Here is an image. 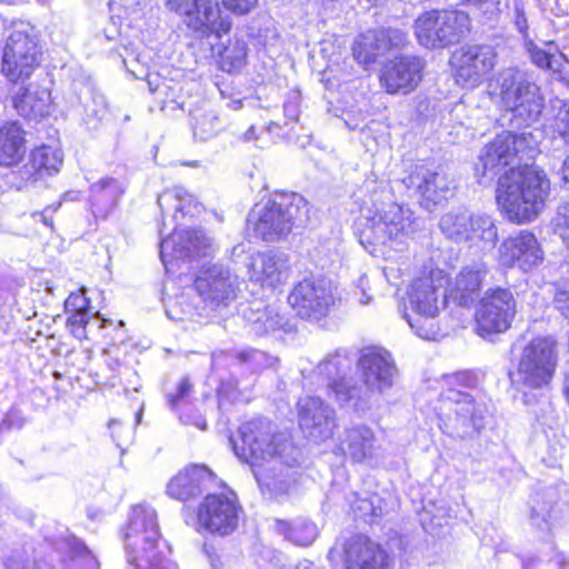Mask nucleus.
Returning <instances> with one entry per match:
<instances>
[{"label": "nucleus", "instance_id": "obj_17", "mask_svg": "<svg viewBox=\"0 0 569 569\" xmlns=\"http://www.w3.org/2000/svg\"><path fill=\"white\" fill-rule=\"evenodd\" d=\"M496 62L497 54L490 46L461 47L451 58L456 82L475 88L495 68Z\"/></svg>", "mask_w": 569, "mask_h": 569}, {"label": "nucleus", "instance_id": "obj_37", "mask_svg": "<svg viewBox=\"0 0 569 569\" xmlns=\"http://www.w3.org/2000/svg\"><path fill=\"white\" fill-rule=\"evenodd\" d=\"M472 213L466 209L451 210L445 213L439 221L441 232L457 242L468 241V232L471 229Z\"/></svg>", "mask_w": 569, "mask_h": 569}, {"label": "nucleus", "instance_id": "obj_48", "mask_svg": "<svg viewBox=\"0 0 569 569\" xmlns=\"http://www.w3.org/2000/svg\"><path fill=\"white\" fill-rule=\"evenodd\" d=\"M468 3L475 6L480 10L483 16L489 20L497 19L503 11V3L501 0H466Z\"/></svg>", "mask_w": 569, "mask_h": 569}, {"label": "nucleus", "instance_id": "obj_22", "mask_svg": "<svg viewBox=\"0 0 569 569\" xmlns=\"http://www.w3.org/2000/svg\"><path fill=\"white\" fill-rule=\"evenodd\" d=\"M345 569H388L389 558L380 545L365 536H353L343 543Z\"/></svg>", "mask_w": 569, "mask_h": 569}, {"label": "nucleus", "instance_id": "obj_38", "mask_svg": "<svg viewBox=\"0 0 569 569\" xmlns=\"http://www.w3.org/2000/svg\"><path fill=\"white\" fill-rule=\"evenodd\" d=\"M158 204L162 212L173 209L182 214H192L198 211L199 203L183 188L176 187L166 190L158 197Z\"/></svg>", "mask_w": 569, "mask_h": 569}, {"label": "nucleus", "instance_id": "obj_16", "mask_svg": "<svg viewBox=\"0 0 569 569\" xmlns=\"http://www.w3.org/2000/svg\"><path fill=\"white\" fill-rule=\"evenodd\" d=\"M240 506L232 492L208 495L198 508V522L211 533L227 536L239 522Z\"/></svg>", "mask_w": 569, "mask_h": 569}, {"label": "nucleus", "instance_id": "obj_35", "mask_svg": "<svg viewBox=\"0 0 569 569\" xmlns=\"http://www.w3.org/2000/svg\"><path fill=\"white\" fill-rule=\"evenodd\" d=\"M24 153V132L18 122L0 126V166L18 162Z\"/></svg>", "mask_w": 569, "mask_h": 569}, {"label": "nucleus", "instance_id": "obj_10", "mask_svg": "<svg viewBox=\"0 0 569 569\" xmlns=\"http://www.w3.org/2000/svg\"><path fill=\"white\" fill-rule=\"evenodd\" d=\"M469 17L462 11L430 10L415 21V34L428 49H441L457 43L469 30Z\"/></svg>", "mask_w": 569, "mask_h": 569}, {"label": "nucleus", "instance_id": "obj_21", "mask_svg": "<svg viewBox=\"0 0 569 569\" xmlns=\"http://www.w3.org/2000/svg\"><path fill=\"white\" fill-rule=\"evenodd\" d=\"M423 68L425 63L418 57H399L381 69V87L391 94L409 93L420 83Z\"/></svg>", "mask_w": 569, "mask_h": 569}, {"label": "nucleus", "instance_id": "obj_25", "mask_svg": "<svg viewBox=\"0 0 569 569\" xmlns=\"http://www.w3.org/2000/svg\"><path fill=\"white\" fill-rule=\"evenodd\" d=\"M500 254L503 263L518 266L528 271L542 260V251L536 237L529 231H521L519 234L503 241L500 247Z\"/></svg>", "mask_w": 569, "mask_h": 569}, {"label": "nucleus", "instance_id": "obj_13", "mask_svg": "<svg viewBox=\"0 0 569 569\" xmlns=\"http://www.w3.org/2000/svg\"><path fill=\"white\" fill-rule=\"evenodd\" d=\"M160 537L156 511L143 505L136 506L124 536L128 561L134 563L139 557H144L148 562H156L153 552Z\"/></svg>", "mask_w": 569, "mask_h": 569}, {"label": "nucleus", "instance_id": "obj_44", "mask_svg": "<svg viewBox=\"0 0 569 569\" xmlns=\"http://www.w3.org/2000/svg\"><path fill=\"white\" fill-rule=\"evenodd\" d=\"M32 168L39 172L51 174L59 170L62 164L61 153L51 147H41L36 149L31 154Z\"/></svg>", "mask_w": 569, "mask_h": 569}, {"label": "nucleus", "instance_id": "obj_50", "mask_svg": "<svg viewBox=\"0 0 569 569\" xmlns=\"http://www.w3.org/2000/svg\"><path fill=\"white\" fill-rule=\"evenodd\" d=\"M86 289L82 288L79 292H72L69 295L64 302L66 310L70 311H88L89 300L84 296Z\"/></svg>", "mask_w": 569, "mask_h": 569}, {"label": "nucleus", "instance_id": "obj_54", "mask_svg": "<svg viewBox=\"0 0 569 569\" xmlns=\"http://www.w3.org/2000/svg\"><path fill=\"white\" fill-rule=\"evenodd\" d=\"M194 0H164L166 7L176 13L186 16L187 11L192 8Z\"/></svg>", "mask_w": 569, "mask_h": 569}, {"label": "nucleus", "instance_id": "obj_52", "mask_svg": "<svg viewBox=\"0 0 569 569\" xmlns=\"http://www.w3.org/2000/svg\"><path fill=\"white\" fill-rule=\"evenodd\" d=\"M191 390V383L188 379H182L177 388V392L174 395L169 393L168 395V401L172 409H174L179 402L189 395Z\"/></svg>", "mask_w": 569, "mask_h": 569}, {"label": "nucleus", "instance_id": "obj_34", "mask_svg": "<svg viewBox=\"0 0 569 569\" xmlns=\"http://www.w3.org/2000/svg\"><path fill=\"white\" fill-rule=\"evenodd\" d=\"M124 188L113 178H103L93 183L90 189V203L97 217L104 218L123 194Z\"/></svg>", "mask_w": 569, "mask_h": 569}, {"label": "nucleus", "instance_id": "obj_4", "mask_svg": "<svg viewBox=\"0 0 569 569\" xmlns=\"http://www.w3.org/2000/svg\"><path fill=\"white\" fill-rule=\"evenodd\" d=\"M559 361L558 342L551 336H540L527 342L519 353L516 369L510 371L511 385L523 392L548 387Z\"/></svg>", "mask_w": 569, "mask_h": 569}, {"label": "nucleus", "instance_id": "obj_59", "mask_svg": "<svg viewBox=\"0 0 569 569\" xmlns=\"http://www.w3.org/2000/svg\"><path fill=\"white\" fill-rule=\"evenodd\" d=\"M36 220L42 221L46 226L52 227V219H48L44 212H36L32 216Z\"/></svg>", "mask_w": 569, "mask_h": 569}, {"label": "nucleus", "instance_id": "obj_64", "mask_svg": "<svg viewBox=\"0 0 569 569\" xmlns=\"http://www.w3.org/2000/svg\"><path fill=\"white\" fill-rule=\"evenodd\" d=\"M197 427L199 429L206 430L207 423L202 419H200V421L197 422Z\"/></svg>", "mask_w": 569, "mask_h": 569}, {"label": "nucleus", "instance_id": "obj_3", "mask_svg": "<svg viewBox=\"0 0 569 569\" xmlns=\"http://www.w3.org/2000/svg\"><path fill=\"white\" fill-rule=\"evenodd\" d=\"M309 203L300 194H282L263 206H256L248 217L249 229L264 241L279 240L309 218Z\"/></svg>", "mask_w": 569, "mask_h": 569}, {"label": "nucleus", "instance_id": "obj_18", "mask_svg": "<svg viewBox=\"0 0 569 569\" xmlns=\"http://www.w3.org/2000/svg\"><path fill=\"white\" fill-rule=\"evenodd\" d=\"M407 41V33L400 29H369L355 39L352 56L367 69L390 51L403 48Z\"/></svg>", "mask_w": 569, "mask_h": 569}, {"label": "nucleus", "instance_id": "obj_12", "mask_svg": "<svg viewBox=\"0 0 569 569\" xmlns=\"http://www.w3.org/2000/svg\"><path fill=\"white\" fill-rule=\"evenodd\" d=\"M516 315V299L506 288L488 289L476 311V330L483 338L507 331Z\"/></svg>", "mask_w": 569, "mask_h": 569}, {"label": "nucleus", "instance_id": "obj_27", "mask_svg": "<svg viewBox=\"0 0 569 569\" xmlns=\"http://www.w3.org/2000/svg\"><path fill=\"white\" fill-rule=\"evenodd\" d=\"M12 102L20 116L37 120L50 113L52 99L48 89L30 83L13 93Z\"/></svg>", "mask_w": 569, "mask_h": 569}, {"label": "nucleus", "instance_id": "obj_46", "mask_svg": "<svg viewBox=\"0 0 569 569\" xmlns=\"http://www.w3.org/2000/svg\"><path fill=\"white\" fill-rule=\"evenodd\" d=\"M553 224L555 232L569 247V202L559 206Z\"/></svg>", "mask_w": 569, "mask_h": 569}, {"label": "nucleus", "instance_id": "obj_60", "mask_svg": "<svg viewBox=\"0 0 569 569\" xmlns=\"http://www.w3.org/2000/svg\"><path fill=\"white\" fill-rule=\"evenodd\" d=\"M204 123H206V119H203L202 121H198L196 124V134H200L201 139H206V137L203 136L204 134V129H203Z\"/></svg>", "mask_w": 569, "mask_h": 569}, {"label": "nucleus", "instance_id": "obj_57", "mask_svg": "<svg viewBox=\"0 0 569 569\" xmlns=\"http://www.w3.org/2000/svg\"><path fill=\"white\" fill-rule=\"evenodd\" d=\"M6 568L7 569H28L26 561L21 557H18V558L11 557L10 559H8V561L6 562Z\"/></svg>", "mask_w": 569, "mask_h": 569}, {"label": "nucleus", "instance_id": "obj_61", "mask_svg": "<svg viewBox=\"0 0 569 569\" xmlns=\"http://www.w3.org/2000/svg\"><path fill=\"white\" fill-rule=\"evenodd\" d=\"M254 137H256L254 128H253V127H251V128H249V129H248V131L244 133V139H246L247 141H250V140L254 139Z\"/></svg>", "mask_w": 569, "mask_h": 569}, {"label": "nucleus", "instance_id": "obj_7", "mask_svg": "<svg viewBox=\"0 0 569 569\" xmlns=\"http://www.w3.org/2000/svg\"><path fill=\"white\" fill-rule=\"evenodd\" d=\"M442 278L435 280L423 277L416 280L408 292L409 308L412 315L405 313L408 325L422 339L435 340L439 335L435 318L446 305V290Z\"/></svg>", "mask_w": 569, "mask_h": 569}, {"label": "nucleus", "instance_id": "obj_45", "mask_svg": "<svg viewBox=\"0 0 569 569\" xmlns=\"http://www.w3.org/2000/svg\"><path fill=\"white\" fill-rule=\"evenodd\" d=\"M236 359L241 365H249L253 370L272 366L273 358L257 349H244L236 353Z\"/></svg>", "mask_w": 569, "mask_h": 569}, {"label": "nucleus", "instance_id": "obj_36", "mask_svg": "<svg viewBox=\"0 0 569 569\" xmlns=\"http://www.w3.org/2000/svg\"><path fill=\"white\" fill-rule=\"evenodd\" d=\"M244 318L256 336L268 335L284 326V318L270 307L263 309L249 308L244 311Z\"/></svg>", "mask_w": 569, "mask_h": 569}, {"label": "nucleus", "instance_id": "obj_5", "mask_svg": "<svg viewBox=\"0 0 569 569\" xmlns=\"http://www.w3.org/2000/svg\"><path fill=\"white\" fill-rule=\"evenodd\" d=\"M357 365L361 372V385L352 383V388L338 389V402L363 410L376 393L380 395L393 386L397 369L389 352L380 348L365 349Z\"/></svg>", "mask_w": 569, "mask_h": 569}, {"label": "nucleus", "instance_id": "obj_14", "mask_svg": "<svg viewBox=\"0 0 569 569\" xmlns=\"http://www.w3.org/2000/svg\"><path fill=\"white\" fill-rule=\"evenodd\" d=\"M367 227L378 241L405 243L421 230L422 222L409 208L390 203L375 212L368 219Z\"/></svg>", "mask_w": 569, "mask_h": 569}, {"label": "nucleus", "instance_id": "obj_56", "mask_svg": "<svg viewBox=\"0 0 569 569\" xmlns=\"http://www.w3.org/2000/svg\"><path fill=\"white\" fill-rule=\"evenodd\" d=\"M358 510L361 512V517L365 520H368V517H376L378 513L376 512V509L372 507V502L368 500H360L359 506L357 507Z\"/></svg>", "mask_w": 569, "mask_h": 569}, {"label": "nucleus", "instance_id": "obj_24", "mask_svg": "<svg viewBox=\"0 0 569 569\" xmlns=\"http://www.w3.org/2000/svg\"><path fill=\"white\" fill-rule=\"evenodd\" d=\"M199 296L212 307L227 305L234 297L231 273L222 267L212 266L202 270L194 281Z\"/></svg>", "mask_w": 569, "mask_h": 569}, {"label": "nucleus", "instance_id": "obj_39", "mask_svg": "<svg viewBox=\"0 0 569 569\" xmlns=\"http://www.w3.org/2000/svg\"><path fill=\"white\" fill-rule=\"evenodd\" d=\"M276 530L293 543L302 547L310 546L318 536L316 525L308 520H297L292 525L284 520H277Z\"/></svg>", "mask_w": 569, "mask_h": 569}, {"label": "nucleus", "instance_id": "obj_49", "mask_svg": "<svg viewBox=\"0 0 569 569\" xmlns=\"http://www.w3.org/2000/svg\"><path fill=\"white\" fill-rule=\"evenodd\" d=\"M557 310L567 319H569V282L561 283L557 287L553 299Z\"/></svg>", "mask_w": 569, "mask_h": 569}, {"label": "nucleus", "instance_id": "obj_29", "mask_svg": "<svg viewBox=\"0 0 569 569\" xmlns=\"http://www.w3.org/2000/svg\"><path fill=\"white\" fill-rule=\"evenodd\" d=\"M211 476L204 466H189L170 480L167 492L177 500L186 501L198 496Z\"/></svg>", "mask_w": 569, "mask_h": 569}, {"label": "nucleus", "instance_id": "obj_26", "mask_svg": "<svg viewBox=\"0 0 569 569\" xmlns=\"http://www.w3.org/2000/svg\"><path fill=\"white\" fill-rule=\"evenodd\" d=\"M184 23L201 37L228 32L230 22L221 17L219 3L212 0H194L184 16Z\"/></svg>", "mask_w": 569, "mask_h": 569}, {"label": "nucleus", "instance_id": "obj_32", "mask_svg": "<svg viewBox=\"0 0 569 569\" xmlns=\"http://www.w3.org/2000/svg\"><path fill=\"white\" fill-rule=\"evenodd\" d=\"M352 366V359L346 353L336 351L328 355L316 368L315 373L326 382L328 389L335 395L338 401V389L352 388L351 380L346 379L347 371Z\"/></svg>", "mask_w": 569, "mask_h": 569}, {"label": "nucleus", "instance_id": "obj_40", "mask_svg": "<svg viewBox=\"0 0 569 569\" xmlns=\"http://www.w3.org/2000/svg\"><path fill=\"white\" fill-rule=\"evenodd\" d=\"M552 110L555 114L545 124V132L547 138L551 141L560 140L563 143H569V104L558 100Z\"/></svg>", "mask_w": 569, "mask_h": 569}, {"label": "nucleus", "instance_id": "obj_19", "mask_svg": "<svg viewBox=\"0 0 569 569\" xmlns=\"http://www.w3.org/2000/svg\"><path fill=\"white\" fill-rule=\"evenodd\" d=\"M403 183L407 188L415 189L419 193L422 206L429 210L452 194V186L448 176L423 164L416 166L403 179Z\"/></svg>", "mask_w": 569, "mask_h": 569}, {"label": "nucleus", "instance_id": "obj_41", "mask_svg": "<svg viewBox=\"0 0 569 569\" xmlns=\"http://www.w3.org/2000/svg\"><path fill=\"white\" fill-rule=\"evenodd\" d=\"M525 47L531 61L539 68L558 70L561 67V60L566 59L552 41L546 43V49L539 48L532 40H526Z\"/></svg>", "mask_w": 569, "mask_h": 569}, {"label": "nucleus", "instance_id": "obj_58", "mask_svg": "<svg viewBox=\"0 0 569 569\" xmlns=\"http://www.w3.org/2000/svg\"><path fill=\"white\" fill-rule=\"evenodd\" d=\"M561 178L563 183L569 187V154L563 160L561 167Z\"/></svg>", "mask_w": 569, "mask_h": 569}, {"label": "nucleus", "instance_id": "obj_11", "mask_svg": "<svg viewBox=\"0 0 569 569\" xmlns=\"http://www.w3.org/2000/svg\"><path fill=\"white\" fill-rule=\"evenodd\" d=\"M528 137H532L531 132H522L518 136L511 131H503L497 134L481 149L476 164L477 173L481 178L492 179L502 169L511 166L525 148L533 150L535 147L529 146Z\"/></svg>", "mask_w": 569, "mask_h": 569}, {"label": "nucleus", "instance_id": "obj_43", "mask_svg": "<svg viewBox=\"0 0 569 569\" xmlns=\"http://www.w3.org/2000/svg\"><path fill=\"white\" fill-rule=\"evenodd\" d=\"M468 232V241H483L489 244H495L498 238L497 227L493 220L487 214H473Z\"/></svg>", "mask_w": 569, "mask_h": 569}, {"label": "nucleus", "instance_id": "obj_63", "mask_svg": "<svg viewBox=\"0 0 569 569\" xmlns=\"http://www.w3.org/2000/svg\"><path fill=\"white\" fill-rule=\"evenodd\" d=\"M362 296H363V298H361V299H360V302H361L362 305H367V303H369V301H370V297H369V296H367V293H366V292H363V293H362Z\"/></svg>", "mask_w": 569, "mask_h": 569}, {"label": "nucleus", "instance_id": "obj_51", "mask_svg": "<svg viewBox=\"0 0 569 569\" xmlns=\"http://www.w3.org/2000/svg\"><path fill=\"white\" fill-rule=\"evenodd\" d=\"M257 2L258 0H222L228 10L239 14L248 13Z\"/></svg>", "mask_w": 569, "mask_h": 569}, {"label": "nucleus", "instance_id": "obj_62", "mask_svg": "<svg viewBox=\"0 0 569 569\" xmlns=\"http://www.w3.org/2000/svg\"><path fill=\"white\" fill-rule=\"evenodd\" d=\"M167 315H168L169 317H171V318L177 319V320H183V317L178 316V315H173V310H172V309H168V310H167Z\"/></svg>", "mask_w": 569, "mask_h": 569}, {"label": "nucleus", "instance_id": "obj_15", "mask_svg": "<svg viewBox=\"0 0 569 569\" xmlns=\"http://www.w3.org/2000/svg\"><path fill=\"white\" fill-rule=\"evenodd\" d=\"M288 302L300 318L319 319L335 303L332 283L321 277L305 278L293 287Z\"/></svg>", "mask_w": 569, "mask_h": 569}, {"label": "nucleus", "instance_id": "obj_20", "mask_svg": "<svg viewBox=\"0 0 569 569\" xmlns=\"http://www.w3.org/2000/svg\"><path fill=\"white\" fill-rule=\"evenodd\" d=\"M298 420L300 428L315 441L329 439L336 428L335 410L318 397L299 400Z\"/></svg>", "mask_w": 569, "mask_h": 569}, {"label": "nucleus", "instance_id": "obj_30", "mask_svg": "<svg viewBox=\"0 0 569 569\" xmlns=\"http://www.w3.org/2000/svg\"><path fill=\"white\" fill-rule=\"evenodd\" d=\"M483 264H472L461 269L449 289L450 297L460 306L467 307L479 298L480 288L487 276Z\"/></svg>", "mask_w": 569, "mask_h": 569}, {"label": "nucleus", "instance_id": "obj_31", "mask_svg": "<svg viewBox=\"0 0 569 569\" xmlns=\"http://www.w3.org/2000/svg\"><path fill=\"white\" fill-rule=\"evenodd\" d=\"M289 260L278 252L258 253L251 263V278L262 284L274 287L287 279Z\"/></svg>", "mask_w": 569, "mask_h": 569}, {"label": "nucleus", "instance_id": "obj_55", "mask_svg": "<svg viewBox=\"0 0 569 569\" xmlns=\"http://www.w3.org/2000/svg\"><path fill=\"white\" fill-rule=\"evenodd\" d=\"M515 23L517 26V29L522 34H526V32L528 30V22H527V18H526L523 9L521 7H519V6L516 7Z\"/></svg>", "mask_w": 569, "mask_h": 569}, {"label": "nucleus", "instance_id": "obj_53", "mask_svg": "<svg viewBox=\"0 0 569 569\" xmlns=\"http://www.w3.org/2000/svg\"><path fill=\"white\" fill-rule=\"evenodd\" d=\"M72 550H73V557L86 559L87 566L89 568H93L97 566L96 558L91 555V551L82 542L76 541Z\"/></svg>", "mask_w": 569, "mask_h": 569}, {"label": "nucleus", "instance_id": "obj_6", "mask_svg": "<svg viewBox=\"0 0 569 569\" xmlns=\"http://www.w3.org/2000/svg\"><path fill=\"white\" fill-rule=\"evenodd\" d=\"M239 440H232L234 453L249 463L253 471L271 463L290 446L286 435L276 431L264 419H254L239 429Z\"/></svg>", "mask_w": 569, "mask_h": 569}, {"label": "nucleus", "instance_id": "obj_47", "mask_svg": "<svg viewBox=\"0 0 569 569\" xmlns=\"http://www.w3.org/2000/svg\"><path fill=\"white\" fill-rule=\"evenodd\" d=\"M67 326L72 335L78 339L87 338L86 326L89 323L90 317L88 311H70Z\"/></svg>", "mask_w": 569, "mask_h": 569}, {"label": "nucleus", "instance_id": "obj_8", "mask_svg": "<svg viewBox=\"0 0 569 569\" xmlns=\"http://www.w3.org/2000/svg\"><path fill=\"white\" fill-rule=\"evenodd\" d=\"M441 429L450 437L465 439L483 427L486 406L466 391L449 389L439 399Z\"/></svg>", "mask_w": 569, "mask_h": 569}, {"label": "nucleus", "instance_id": "obj_28", "mask_svg": "<svg viewBox=\"0 0 569 569\" xmlns=\"http://www.w3.org/2000/svg\"><path fill=\"white\" fill-rule=\"evenodd\" d=\"M253 473L261 491L271 499L287 497L296 487L293 472L283 468L279 459L271 462V467L257 469Z\"/></svg>", "mask_w": 569, "mask_h": 569}, {"label": "nucleus", "instance_id": "obj_2", "mask_svg": "<svg viewBox=\"0 0 569 569\" xmlns=\"http://www.w3.org/2000/svg\"><path fill=\"white\" fill-rule=\"evenodd\" d=\"M489 94L496 103L512 113L515 126L537 122L545 109L540 87L526 73L508 68L498 72L489 82Z\"/></svg>", "mask_w": 569, "mask_h": 569}, {"label": "nucleus", "instance_id": "obj_9", "mask_svg": "<svg viewBox=\"0 0 569 569\" xmlns=\"http://www.w3.org/2000/svg\"><path fill=\"white\" fill-rule=\"evenodd\" d=\"M41 54L34 28L16 24L3 47L1 72L12 83H24L40 66Z\"/></svg>", "mask_w": 569, "mask_h": 569}, {"label": "nucleus", "instance_id": "obj_1", "mask_svg": "<svg viewBox=\"0 0 569 569\" xmlns=\"http://www.w3.org/2000/svg\"><path fill=\"white\" fill-rule=\"evenodd\" d=\"M550 181L542 170L533 167L511 168L499 178L497 201L509 220L527 223L545 209Z\"/></svg>", "mask_w": 569, "mask_h": 569}, {"label": "nucleus", "instance_id": "obj_33", "mask_svg": "<svg viewBox=\"0 0 569 569\" xmlns=\"http://www.w3.org/2000/svg\"><path fill=\"white\" fill-rule=\"evenodd\" d=\"M210 246L211 239L202 230H180L161 240L160 252L163 256L172 248L176 258H184L202 254Z\"/></svg>", "mask_w": 569, "mask_h": 569}, {"label": "nucleus", "instance_id": "obj_23", "mask_svg": "<svg viewBox=\"0 0 569 569\" xmlns=\"http://www.w3.org/2000/svg\"><path fill=\"white\" fill-rule=\"evenodd\" d=\"M341 449L353 462L369 467L378 466L382 458L381 447L377 445L375 432L363 425L352 427L346 431Z\"/></svg>", "mask_w": 569, "mask_h": 569}, {"label": "nucleus", "instance_id": "obj_42", "mask_svg": "<svg viewBox=\"0 0 569 569\" xmlns=\"http://www.w3.org/2000/svg\"><path fill=\"white\" fill-rule=\"evenodd\" d=\"M219 64L223 71L232 72L241 69L247 62V43L233 37L219 51Z\"/></svg>", "mask_w": 569, "mask_h": 569}]
</instances>
